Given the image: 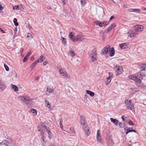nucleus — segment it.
Instances as JSON below:
<instances>
[{"mask_svg":"<svg viewBox=\"0 0 146 146\" xmlns=\"http://www.w3.org/2000/svg\"><path fill=\"white\" fill-rule=\"evenodd\" d=\"M3 9V7L1 5H0V13L1 12Z\"/></svg>","mask_w":146,"mask_h":146,"instance_id":"48","label":"nucleus"},{"mask_svg":"<svg viewBox=\"0 0 146 146\" xmlns=\"http://www.w3.org/2000/svg\"><path fill=\"white\" fill-rule=\"evenodd\" d=\"M0 31L1 32H3V33H4V32L3 31L2 29H1V28H0Z\"/></svg>","mask_w":146,"mask_h":146,"instance_id":"62","label":"nucleus"},{"mask_svg":"<svg viewBox=\"0 0 146 146\" xmlns=\"http://www.w3.org/2000/svg\"><path fill=\"white\" fill-rule=\"evenodd\" d=\"M131 129L132 128H128V127H125L124 128V129L125 131V130L128 131V129Z\"/></svg>","mask_w":146,"mask_h":146,"instance_id":"49","label":"nucleus"},{"mask_svg":"<svg viewBox=\"0 0 146 146\" xmlns=\"http://www.w3.org/2000/svg\"><path fill=\"white\" fill-rule=\"evenodd\" d=\"M90 57L92 59V62H94L96 60V54L95 50L91 51L89 53Z\"/></svg>","mask_w":146,"mask_h":146,"instance_id":"7","label":"nucleus"},{"mask_svg":"<svg viewBox=\"0 0 146 146\" xmlns=\"http://www.w3.org/2000/svg\"><path fill=\"white\" fill-rule=\"evenodd\" d=\"M34 58L33 56L31 57V60L32 61L33 60H34Z\"/></svg>","mask_w":146,"mask_h":146,"instance_id":"53","label":"nucleus"},{"mask_svg":"<svg viewBox=\"0 0 146 146\" xmlns=\"http://www.w3.org/2000/svg\"><path fill=\"white\" fill-rule=\"evenodd\" d=\"M31 53L30 52H29L28 54H28V55H29V56L30 55H31Z\"/></svg>","mask_w":146,"mask_h":146,"instance_id":"61","label":"nucleus"},{"mask_svg":"<svg viewBox=\"0 0 146 146\" xmlns=\"http://www.w3.org/2000/svg\"><path fill=\"white\" fill-rule=\"evenodd\" d=\"M113 75V73L112 72H109V78H112Z\"/></svg>","mask_w":146,"mask_h":146,"instance_id":"42","label":"nucleus"},{"mask_svg":"<svg viewBox=\"0 0 146 146\" xmlns=\"http://www.w3.org/2000/svg\"><path fill=\"white\" fill-rule=\"evenodd\" d=\"M114 18V16H112L110 18V21H111V20L113 19Z\"/></svg>","mask_w":146,"mask_h":146,"instance_id":"50","label":"nucleus"},{"mask_svg":"<svg viewBox=\"0 0 146 146\" xmlns=\"http://www.w3.org/2000/svg\"><path fill=\"white\" fill-rule=\"evenodd\" d=\"M47 63V62H46V61H45V62H44L43 63V65H46V64Z\"/></svg>","mask_w":146,"mask_h":146,"instance_id":"51","label":"nucleus"},{"mask_svg":"<svg viewBox=\"0 0 146 146\" xmlns=\"http://www.w3.org/2000/svg\"><path fill=\"white\" fill-rule=\"evenodd\" d=\"M45 103L46 106L50 110L51 109V108L50 107V105L49 104V102H48V101L46 100H45Z\"/></svg>","mask_w":146,"mask_h":146,"instance_id":"21","label":"nucleus"},{"mask_svg":"<svg viewBox=\"0 0 146 146\" xmlns=\"http://www.w3.org/2000/svg\"><path fill=\"white\" fill-rule=\"evenodd\" d=\"M110 119L111 122L113 123L115 125H117L118 123H119L118 120L113 118H110Z\"/></svg>","mask_w":146,"mask_h":146,"instance_id":"19","label":"nucleus"},{"mask_svg":"<svg viewBox=\"0 0 146 146\" xmlns=\"http://www.w3.org/2000/svg\"><path fill=\"white\" fill-rule=\"evenodd\" d=\"M17 31V28L16 27V28H15V29H14V32H15V33H16Z\"/></svg>","mask_w":146,"mask_h":146,"instance_id":"56","label":"nucleus"},{"mask_svg":"<svg viewBox=\"0 0 146 146\" xmlns=\"http://www.w3.org/2000/svg\"><path fill=\"white\" fill-rule=\"evenodd\" d=\"M11 86L12 88L15 92H17L18 91V88L15 85L12 84Z\"/></svg>","mask_w":146,"mask_h":146,"instance_id":"33","label":"nucleus"},{"mask_svg":"<svg viewBox=\"0 0 146 146\" xmlns=\"http://www.w3.org/2000/svg\"><path fill=\"white\" fill-rule=\"evenodd\" d=\"M42 139L41 140V143L43 144H45L46 140L45 139V137L44 136V135H41Z\"/></svg>","mask_w":146,"mask_h":146,"instance_id":"28","label":"nucleus"},{"mask_svg":"<svg viewBox=\"0 0 146 146\" xmlns=\"http://www.w3.org/2000/svg\"><path fill=\"white\" fill-rule=\"evenodd\" d=\"M31 112L34 115H36L37 113L36 110L35 109H32L31 110Z\"/></svg>","mask_w":146,"mask_h":146,"instance_id":"38","label":"nucleus"},{"mask_svg":"<svg viewBox=\"0 0 146 146\" xmlns=\"http://www.w3.org/2000/svg\"><path fill=\"white\" fill-rule=\"evenodd\" d=\"M13 22L15 26H17L18 25V23H17V20L16 18H14L13 20Z\"/></svg>","mask_w":146,"mask_h":146,"instance_id":"35","label":"nucleus"},{"mask_svg":"<svg viewBox=\"0 0 146 146\" xmlns=\"http://www.w3.org/2000/svg\"><path fill=\"white\" fill-rule=\"evenodd\" d=\"M125 103L126 106V108L129 110H132L134 108V105L131 102L130 100H125Z\"/></svg>","mask_w":146,"mask_h":146,"instance_id":"5","label":"nucleus"},{"mask_svg":"<svg viewBox=\"0 0 146 146\" xmlns=\"http://www.w3.org/2000/svg\"><path fill=\"white\" fill-rule=\"evenodd\" d=\"M70 131H71V132L72 133H74V129H73V127H71L70 128Z\"/></svg>","mask_w":146,"mask_h":146,"instance_id":"46","label":"nucleus"},{"mask_svg":"<svg viewBox=\"0 0 146 146\" xmlns=\"http://www.w3.org/2000/svg\"><path fill=\"white\" fill-rule=\"evenodd\" d=\"M124 116H122V117H121V118L122 119V120L124 121H125V119H124Z\"/></svg>","mask_w":146,"mask_h":146,"instance_id":"52","label":"nucleus"},{"mask_svg":"<svg viewBox=\"0 0 146 146\" xmlns=\"http://www.w3.org/2000/svg\"><path fill=\"white\" fill-rule=\"evenodd\" d=\"M16 36V35L14 34V35H13V38H15V37Z\"/></svg>","mask_w":146,"mask_h":146,"instance_id":"60","label":"nucleus"},{"mask_svg":"<svg viewBox=\"0 0 146 146\" xmlns=\"http://www.w3.org/2000/svg\"><path fill=\"white\" fill-rule=\"evenodd\" d=\"M94 23L96 25H98L100 27H102V23L100 22L99 21H94Z\"/></svg>","mask_w":146,"mask_h":146,"instance_id":"23","label":"nucleus"},{"mask_svg":"<svg viewBox=\"0 0 146 146\" xmlns=\"http://www.w3.org/2000/svg\"><path fill=\"white\" fill-rule=\"evenodd\" d=\"M21 6L19 5H16L13 7V9L14 10H19L21 9Z\"/></svg>","mask_w":146,"mask_h":146,"instance_id":"31","label":"nucleus"},{"mask_svg":"<svg viewBox=\"0 0 146 146\" xmlns=\"http://www.w3.org/2000/svg\"><path fill=\"white\" fill-rule=\"evenodd\" d=\"M139 68L141 71L146 70V64L139 65Z\"/></svg>","mask_w":146,"mask_h":146,"instance_id":"17","label":"nucleus"},{"mask_svg":"<svg viewBox=\"0 0 146 146\" xmlns=\"http://www.w3.org/2000/svg\"><path fill=\"white\" fill-rule=\"evenodd\" d=\"M129 36L133 38H135L138 34L136 32L129 31Z\"/></svg>","mask_w":146,"mask_h":146,"instance_id":"12","label":"nucleus"},{"mask_svg":"<svg viewBox=\"0 0 146 146\" xmlns=\"http://www.w3.org/2000/svg\"><path fill=\"white\" fill-rule=\"evenodd\" d=\"M114 69L117 73V75L121 74L123 71L122 68L119 65L116 66L115 67Z\"/></svg>","mask_w":146,"mask_h":146,"instance_id":"10","label":"nucleus"},{"mask_svg":"<svg viewBox=\"0 0 146 146\" xmlns=\"http://www.w3.org/2000/svg\"><path fill=\"white\" fill-rule=\"evenodd\" d=\"M46 131H47V132L48 134L49 135L48 137L50 139H51L50 136L52 135V133L50 129L48 127L47 128V129L46 130Z\"/></svg>","mask_w":146,"mask_h":146,"instance_id":"29","label":"nucleus"},{"mask_svg":"<svg viewBox=\"0 0 146 146\" xmlns=\"http://www.w3.org/2000/svg\"><path fill=\"white\" fill-rule=\"evenodd\" d=\"M141 9L143 10H146V8L144 7H141Z\"/></svg>","mask_w":146,"mask_h":146,"instance_id":"54","label":"nucleus"},{"mask_svg":"<svg viewBox=\"0 0 146 146\" xmlns=\"http://www.w3.org/2000/svg\"><path fill=\"white\" fill-rule=\"evenodd\" d=\"M72 32L70 33L69 35V37L70 39L73 42H76V37L74 36V35Z\"/></svg>","mask_w":146,"mask_h":146,"instance_id":"15","label":"nucleus"},{"mask_svg":"<svg viewBox=\"0 0 146 146\" xmlns=\"http://www.w3.org/2000/svg\"><path fill=\"white\" fill-rule=\"evenodd\" d=\"M86 92L87 94L90 95V96L92 97H93L94 95V93L90 91L87 90L86 91Z\"/></svg>","mask_w":146,"mask_h":146,"instance_id":"27","label":"nucleus"},{"mask_svg":"<svg viewBox=\"0 0 146 146\" xmlns=\"http://www.w3.org/2000/svg\"><path fill=\"white\" fill-rule=\"evenodd\" d=\"M6 87V85L4 82L1 80H0V89L2 91H3L5 89Z\"/></svg>","mask_w":146,"mask_h":146,"instance_id":"14","label":"nucleus"},{"mask_svg":"<svg viewBox=\"0 0 146 146\" xmlns=\"http://www.w3.org/2000/svg\"><path fill=\"white\" fill-rule=\"evenodd\" d=\"M115 27V25L114 24H112L107 29L108 31H110L111 29L113 28L114 27Z\"/></svg>","mask_w":146,"mask_h":146,"instance_id":"26","label":"nucleus"},{"mask_svg":"<svg viewBox=\"0 0 146 146\" xmlns=\"http://www.w3.org/2000/svg\"><path fill=\"white\" fill-rule=\"evenodd\" d=\"M30 37V39L32 38L31 35L30 33H28V35H27V37Z\"/></svg>","mask_w":146,"mask_h":146,"instance_id":"47","label":"nucleus"},{"mask_svg":"<svg viewBox=\"0 0 146 146\" xmlns=\"http://www.w3.org/2000/svg\"><path fill=\"white\" fill-rule=\"evenodd\" d=\"M110 46L108 45L104 48L102 50V54H107L109 52Z\"/></svg>","mask_w":146,"mask_h":146,"instance_id":"11","label":"nucleus"},{"mask_svg":"<svg viewBox=\"0 0 146 146\" xmlns=\"http://www.w3.org/2000/svg\"><path fill=\"white\" fill-rule=\"evenodd\" d=\"M102 23V27L105 25H107L108 24V23L106 21H104V22Z\"/></svg>","mask_w":146,"mask_h":146,"instance_id":"41","label":"nucleus"},{"mask_svg":"<svg viewBox=\"0 0 146 146\" xmlns=\"http://www.w3.org/2000/svg\"><path fill=\"white\" fill-rule=\"evenodd\" d=\"M135 27L136 29L137 30V31H142L144 29L143 27L141 25H137Z\"/></svg>","mask_w":146,"mask_h":146,"instance_id":"16","label":"nucleus"},{"mask_svg":"<svg viewBox=\"0 0 146 146\" xmlns=\"http://www.w3.org/2000/svg\"><path fill=\"white\" fill-rule=\"evenodd\" d=\"M129 78L130 80H133L135 84L139 88H141L144 86V84L141 82L143 76L141 72L135 75L129 76Z\"/></svg>","mask_w":146,"mask_h":146,"instance_id":"1","label":"nucleus"},{"mask_svg":"<svg viewBox=\"0 0 146 146\" xmlns=\"http://www.w3.org/2000/svg\"><path fill=\"white\" fill-rule=\"evenodd\" d=\"M119 46L121 49H125L127 47L126 44L125 43H122L120 44Z\"/></svg>","mask_w":146,"mask_h":146,"instance_id":"25","label":"nucleus"},{"mask_svg":"<svg viewBox=\"0 0 146 146\" xmlns=\"http://www.w3.org/2000/svg\"><path fill=\"white\" fill-rule=\"evenodd\" d=\"M19 98L26 105H30L33 104V102L32 99L27 95L20 96Z\"/></svg>","mask_w":146,"mask_h":146,"instance_id":"2","label":"nucleus"},{"mask_svg":"<svg viewBox=\"0 0 146 146\" xmlns=\"http://www.w3.org/2000/svg\"><path fill=\"white\" fill-rule=\"evenodd\" d=\"M111 78H109L108 77L107 78V81L106 82V85H108L110 82L111 81Z\"/></svg>","mask_w":146,"mask_h":146,"instance_id":"34","label":"nucleus"},{"mask_svg":"<svg viewBox=\"0 0 146 146\" xmlns=\"http://www.w3.org/2000/svg\"><path fill=\"white\" fill-rule=\"evenodd\" d=\"M38 61H36V60L34 61L30 66V68L32 70L33 67L36 65V64L38 63Z\"/></svg>","mask_w":146,"mask_h":146,"instance_id":"22","label":"nucleus"},{"mask_svg":"<svg viewBox=\"0 0 146 146\" xmlns=\"http://www.w3.org/2000/svg\"><path fill=\"white\" fill-rule=\"evenodd\" d=\"M54 90L53 88H51L50 87H48L47 90L46 91V95L48 96L51 94L53 91Z\"/></svg>","mask_w":146,"mask_h":146,"instance_id":"13","label":"nucleus"},{"mask_svg":"<svg viewBox=\"0 0 146 146\" xmlns=\"http://www.w3.org/2000/svg\"><path fill=\"white\" fill-rule=\"evenodd\" d=\"M132 132H133L135 133L136 132V131L135 130H132Z\"/></svg>","mask_w":146,"mask_h":146,"instance_id":"63","label":"nucleus"},{"mask_svg":"<svg viewBox=\"0 0 146 146\" xmlns=\"http://www.w3.org/2000/svg\"><path fill=\"white\" fill-rule=\"evenodd\" d=\"M9 142L7 140H4L3 141L0 142V145H4L6 146H8L9 145Z\"/></svg>","mask_w":146,"mask_h":146,"instance_id":"24","label":"nucleus"},{"mask_svg":"<svg viewBox=\"0 0 146 146\" xmlns=\"http://www.w3.org/2000/svg\"><path fill=\"white\" fill-rule=\"evenodd\" d=\"M109 52H110L109 55L110 56L112 57L114 55L115 51L114 48L113 47L112 48L110 49Z\"/></svg>","mask_w":146,"mask_h":146,"instance_id":"18","label":"nucleus"},{"mask_svg":"<svg viewBox=\"0 0 146 146\" xmlns=\"http://www.w3.org/2000/svg\"><path fill=\"white\" fill-rule=\"evenodd\" d=\"M16 36V35L14 34V35H13V38H15V37Z\"/></svg>","mask_w":146,"mask_h":146,"instance_id":"59","label":"nucleus"},{"mask_svg":"<svg viewBox=\"0 0 146 146\" xmlns=\"http://www.w3.org/2000/svg\"><path fill=\"white\" fill-rule=\"evenodd\" d=\"M62 120H61L60 122V127L62 129H63V126L62 125Z\"/></svg>","mask_w":146,"mask_h":146,"instance_id":"45","label":"nucleus"},{"mask_svg":"<svg viewBox=\"0 0 146 146\" xmlns=\"http://www.w3.org/2000/svg\"><path fill=\"white\" fill-rule=\"evenodd\" d=\"M129 11L130 12H139L140 11V10L139 9H129Z\"/></svg>","mask_w":146,"mask_h":146,"instance_id":"30","label":"nucleus"},{"mask_svg":"<svg viewBox=\"0 0 146 146\" xmlns=\"http://www.w3.org/2000/svg\"><path fill=\"white\" fill-rule=\"evenodd\" d=\"M96 139L97 142L102 144V143L101 136L100 135V131L98 130L97 133Z\"/></svg>","mask_w":146,"mask_h":146,"instance_id":"9","label":"nucleus"},{"mask_svg":"<svg viewBox=\"0 0 146 146\" xmlns=\"http://www.w3.org/2000/svg\"><path fill=\"white\" fill-rule=\"evenodd\" d=\"M119 126L121 127H123L125 126V123L120 122L119 123Z\"/></svg>","mask_w":146,"mask_h":146,"instance_id":"40","label":"nucleus"},{"mask_svg":"<svg viewBox=\"0 0 146 146\" xmlns=\"http://www.w3.org/2000/svg\"><path fill=\"white\" fill-rule=\"evenodd\" d=\"M128 131H129V133L132 132V130L129 129H128Z\"/></svg>","mask_w":146,"mask_h":146,"instance_id":"57","label":"nucleus"},{"mask_svg":"<svg viewBox=\"0 0 146 146\" xmlns=\"http://www.w3.org/2000/svg\"><path fill=\"white\" fill-rule=\"evenodd\" d=\"M4 66L5 68V70L7 71H8L9 70V68L6 64H4Z\"/></svg>","mask_w":146,"mask_h":146,"instance_id":"39","label":"nucleus"},{"mask_svg":"<svg viewBox=\"0 0 146 146\" xmlns=\"http://www.w3.org/2000/svg\"><path fill=\"white\" fill-rule=\"evenodd\" d=\"M60 74L62 76L66 77L68 79L70 78V76L68 74L64 68H61L59 70Z\"/></svg>","mask_w":146,"mask_h":146,"instance_id":"6","label":"nucleus"},{"mask_svg":"<svg viewBox=\"0 0 146 146\" xmlns=\"http://www.w3.org/2000/svg\"><path fill=\"white\" fill-rule=\"evenodd\" d=\"M49 146H54L52 144H50Z\"/></svg>","mask_w":146,"mask_h":146,"instance_id":"64","label":"nucleus"},{"mask_svg":"<svg viewBox=\"0 0 146 146\" xmlns=\"http://www.w3.org/2000/svg\"><path fill=\"white\" fill-rule=\"evenodd\" d=\"M128 123L130 125H134L133 122L131 120H130L128 122Z\"/></svg>","mask_w":146,"mask_h":146,"instance_id":"43","label":"nucleus"},{"mask_svg":"<svg viewBox=\"0 0 146 146\" xmlns=\"http://www.w3.org/2000/svg\"><path fill=\"white\" fill-rule=\"evenodd\" d=\"M29 56V55L27 54L26 55L24 59L23 60V62H25L27 60Z\"/></svg>","mask_w":146,"mask_h":146,"instance_id":"37","label":"nucleus"},{"mask_svg":"<svg viewBox=\"0 0 146 146\" xmlns=\"http://www.w3.org/2000/svg\"><path fill=\"white\" fill-rule=\"evenodd\" d=\"M48 127L44 124H40L38 126V131L40 132L41 135H43L44 134L45 131L46 130Z\"/></svg>","mask_w":146,"mask_h":146,"instance_id":"4","label":"nucleus"},{"mask_svg":"<svg viewBox=\"0 0 146 146\" xmlns=\"http://www.w3.org/2000/svg\"><path fill=\"white\" fill-rule=\"evenodd\" d=\"M85 36L79 33L76 37V42H82L85 40Z\"/></svg>","mask_w":146,"mask_h":146,"instance_id":"8","label":"nucleus"},{"mask_svg":"<svg viewBox=\"0 0 146 146\" xmlns=\"http://www.w3.org/2000/svg\"><path fill=\"white\" fill-rule=\"evenodd\" d=\"M47 8L48 9H51V7L50 6H48Z\"/></svg>","mask_w":146,"mask_h":146,"instance_id":"55","label":"nucleus"},{"mask_svg":"<svg viewBox=\"0 0 146 146\" xmlns=\"http://www.w3.org/2000/svg\"><path fill=\"white\" fill-rule=\"evenodd\" d=\"M80 122L82 125L84 131L87 135L88 136L90 133L89 127L85 125L84 119L83 117L81 116L80 118Z\"/></svg>","mask_w":146,"mask_h":146,"instance_id":"3","label":"nucleus"},{"mask_svg":"<svg viewBox=\"0 0 146 146\" xmlns=\"http://www.w3.org/2000/svg\"><path fill=\"white\" fill-rule=\"evenodd\" d=\"M45 58L43 56H41L39 57V59H37L36 61H38V63L39 62H42L44 60H45Z\"/></svg>","mask_w":146,"mask_h":146,"instance_id":"20","label":"nucleus"},{"mask_svg":"<svg viewBox=\"0 0 146 146\" xmlns=\"http://www.w3.org/2000/svg\"><path fill=\"white\" fill-rule=\"evenodd\" d=\"M69 53L72 57H73L75 56L74 51L71 50H69Z\"/></svg>","mask_w":146,"mask_h":146,"instance_id":"32","label":"nucleus"},{"mask_svg":"<svg viewBox=\"0 0 146 146\" xmlns=\"http://www.w3.org/2000/svg\"><path fill=\"white\" fill-rule=\"evenodd\" d=\"M62 1V3L64 5L67 2V0H61Z\"/></svg>","mask_w":146,"mask_h":146,"instance_id":"44","label":"nucleus"},{"mask_svg":"<svg viewBox=\"0 0 146 146\" xmlns=\"http://www.w3.org/2000/svg\"><path fill=\"white\" fill-rule=\"evenodd\" d=\"M62 39H61L62 43H63L65 45L66 44V39L63 37H62Z\"/></svg>","mask_w":146,"mask_h":146,"instance_id":"36","label":"nucleus"},{"mask_svg":"<svg viewBox=\"0 0 146 146\" xmlns=\"http://www.w3.org/2000/svg\"><path fill=\"white\" fill-rule=\"evenodd\" d=\"M23 49H22V48H21V49H20V52H23Z\"/></svg>","mask_w":146,"mask_h":146,"instance_id":"58","label":"nucleus"}]
</instances>
